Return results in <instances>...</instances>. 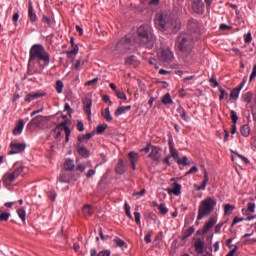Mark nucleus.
<instances>
[{
    "mask_svg": "<svg viewBox=\"0 0 256 256\" xmlns=\"http://www.w3.org/2000/svg\"><path fill=\"white\" fill-rule=\"evenodd\" d=\"M28 63L29 65H31V63H36L39 67V69L34 71L28 70V75H33L34 73L41 75V73H43V69L48 67L49 63H51V55L47 50H45L43 45L34 44L30 48Z\"/></svg>",
    "mask_w": 256,
    "mask_h": 256,
    "instance_id": "obj_1",
    "label": "nucleus"
},
{
    "mask_svg": "<svg viewBox=\"0 0 256 256\" xmlns=\"http://www.w3.org/2000/svg\"><path fill=\"white\" fill-rule=\"evenodd\" d=\"M195 41H197V39L189 33H181L176 38L175 47L180 52V55L186 63L191 61Z\"/></svg>",
    "mask_w": 256,
    "mask_h": 256,
    "instance_id": "obj_2",
    "label": "nucleus"
},
{
    "mask_svg": "<svg viewBox=\"0 0 256 256\" xmlns=\"http://www.w3.org/2000/svg\"><path fill=\"white\" fill-rule=\"evenodd\" d=\"M155 26L159 31L177 33V31L181 30V20L167 13H159L155 17Z\"/></svg>",
    "mask_w": 256,
    "mask_h": 256,
    "instance_id": "obj_3",
    "label": "nucleus"
},
{
    "mask_svg": "<svg viewBox=\"0 0 256 256\" xmlns=\"http://www.w3.org/2000/svg\"><path fill=\"white\" fill-rule=\"evenodd\" d=\"M136 43L146 49H153L155 47L156 37L153 34V28L149 24H143L137 29Z\"/></svg>",
    "mask_w": 256,
    "mask_h": 256,
    "instance_id": "obj_4",
    "label": "nucleus"
},
{
    "mask_svg": "<svg viewBox=\"0 0 256 256\" xmlns=\"http://www.w3.org/2000/svg\"><path fill=\"white\" fill-rule=\"evenodd\" d=\"M216 205H217V199L215 198L208 197L202 200L198 208L197 220L201 221L203 217H207L208 215H211Z\"/></svg>",
    "mask_w": 256,
    "mask_h": 256,
    "instance_id": "obj_5",
    "label": "nucleus"
},
{
    "mask_svg": "<svg viewBox=\"0 0 256 256\" xmlns=\"http://www.w3.org/2000/svg\"><path fill=\"white\" fill-rule=\"evenodd\" d=\"M23 169V166L19 164H14L13 171L7 172L2 178L4 185H6V187H11L13 181H15L19 177V175L23 173Z\"/></svg>",
    "mask_w": 256,
    "mask_h": 256,
    "instance_id": "obj_6",
    "label": "nucleus"
},
{
    "mask_svg": "<svg viewBox=\"0 0 256 256\" xmlns=\"http://www.w3.org/2000/svg\"><path fill=\"white\" fill-rule=\"evenodd\" d=\"M157 58L160 63H173L175 56L169 48H161L157 51Z\"/></svg>",
    "mask_w": 256,
    "mask_h": 256,
    "instance_id": "obj_7",
    "label": "nucleus"
},
{
    "mask_svg": "<svg viewBox=\"0 0 256 256\" xmlns=\"http://www.w3.org/2000/svg\"><path fill=\"white\" fill-rule=\"evenodd\" d=\"M129 49H131V38L126 36L118 41L114 53L118 55H125Z\"/></svg>",
    "mask_w": 256,
    "mask_h": 256,
    "instance_id": "obj_8",
    "label": "nucleus"
},
{
    "mask_svg": "<svg viewBox=\"0 0 256 256\" xmlns=\"http://www.w3.org/2000/svg\"><path fill=\"white\" fill-rule=\"evenodd\" d=\"M187 28L189 31V35H191L194 39H199L200 35V28H199V22L195 19H191L188 21Z\"/></svg>",
    "mask_w": 256,
    "mask_h": 256,
    "instance_id": "obj_9",
    "label": "nucleus"
},
{
    "mask_svg": "<svg viewBox=\"0 0 256 256\" xmlns=\"http://www.w3.org/2000/svg\"><path fill=\"white\" fill-rule=\"evenodd\" d=\"M27 145L25 143L12 142L10 144V152L9 155H17V153H23L25 151Z\"/></svg>",
    "mask_w": 256,
    "mask_h": 256,
    "instance_id": "obj_10",
    "label": "nucleus"
},
{
    "mask_svg": "<svg viewBox=\"0 0 256 256\" xmlns=\"http://www.w3.org/2000/svg\"><path fill=\"white\" fill-rule=\"evenodd\" d=\"M216 223H217V219L215 217H211L203 227V230H202L203 235L209 233V231H211V229L215 227Z\"/></svg>",
    "mask_w": 256,
    "mask_h": 256,
    "instance_id": "obj_11",
    "label": "nucleus"
},
{
    "mask_svg": "<svg viewBox=\"0 0 256 256\" xmlns=\"http://www.w3.org/2000/svg\"><path fill=\"white\" fill-rule=\"evenodd\" d=\"M128 158H129L130 165H131L133 171H135L137 169V166H135V165L139 161V153L133 152V151L129 152Z\"/></svg>",
    "mask_w": 256,
    "mask_h": 256,
    "instance_id": "obj_12",
    "label": "nucleus"
},
{
    "mask_svg": "<svg viewBox=\"0 0 256 256\" xmlns=\"http://www.w3.org/2000/svg\"><path fill=\"white\" fill-rule=\"evenodd\" d=\"M45 95H47L45 92L29 93L26 95L24 101H26V103H31V101H35V99H39L40 97H45Z\"/></svg>",
    "mask_w": 256,
    "mask_h": 256,
    "instance_id": "obj_13",
    "label": "nucleus"
},
{
    "mask_svg": "<svg viewBox=\"0 0 256 256\" xmlns=\"http://www.w3.org/2000/svg\"><path fill=\"white\" fill-rule=\"evenodd\" d=\"M149 157L150 159H153V161H159L161 159V148L152 146Z\"/></svg>",
    "mask_w": 256,
    "mask_h": 256,
    "instance_id": "obj_14",
    "label": "nucleus"
},
{
    "mask_svg": "<svg viewBox=\"0 0 256 256\" xmlns=\"http://www.w3.org/2000/svg\"><path fill=\"white\" fill-rule=\"evenodd\" d=\"M125 171H127V165H125V161H123V159H120L118 161V163L116 164L115 172L118 175H123V173H125Z\"/></svg>",
    "mask_w": 256,
    "mask_h": 256,
    "instance_id": "obj_15",
    "label": "nucleus"
},
{
    "mask_svg": "<svg viewBox=\"0 0 256 256\" xmlns=\"http://www.w3.org/2000/svg\"><path fill=\"white\" fill-rule=\"evenodd\" d=\"M204 5L203 2H201V0H193L192 2V9L195 13H203L204 11Z\"/></svg>",
    "mask_w": 256,
    "mask_h": 256,
    "instance_id": "obj_16",
    "label": "nucleus"
},
{
    "mask_svg": "<svg viewBox=\"0 0 256 256\" xmlns=\"http://www.w3.org/2000/svg\"><path fill=\"white\" fill-rule=\"evenodd\" d=\"M43 121H45L44 116H41V115L36 116L35 118H33V119L28 123L27 128L29 129V128L33 127L34 125H35L36 127H39V125H41V123H43Z\"/></svg>",
    "mask_w": 256,
    "mask_h": 256,
    "instance_id": "obj_17",
    "label": "nucleus"
},
{
    "mask_svg": "<svg viewBox=\"0 0 256 256\" xmlns=\"http://www.w3.org/2000/svg\"><path fill=\"white\" fill-rule=\"evenodd\" d=\"M28 17L31 23L37 22V14L35 13V10L33 9V2H29L28 6Z\"/></svg>",
    "mask_w": 256,
    "mask_h": 256,
    "instance_id": "obj_18",
    "label": "nucleus"
},
{
    "mask_svg": "<svg viewBox=\"0 0 256 256\" xmlns=\"http://www.w3.org/2000/svg\"><path fill=\"white\" fill-rule=\"evenodd\" d=\"M195 251L199 253V255L203 254L205 251V242L203 240L198 239L194 243Z\"/></svg>",
    "mask_w": 256,
    "mask_h": 256,
    "instance_id": "obj_19",
    "label": "nucleus"
},
{
    "mask_svg": "<svg viewBox=\"0 0 256 256\" xmlns=\"http://www.w3.org/2000/svg\"><path fill=\"white\" fill-rule=\"evenodd\" d=\"M76 151L78 154L81 155V157H89V150H87V148L83 145H81V143H77L76 145Z\"/></svg>",
    "mask_w": 256,
    "mask_h": 256,
    "instance_id": "obj_20",
    "label": "nucleus"
},
{
    "mask_svg": "<svg viewBox=\"0 0 256 256\" xmlns=\"http://www.w3.org/2000/svg\"><path fill=\"white\" fill-rule=\"evenodd\" d=\"M177 113H179L181 119H183V121H186L188 123V121H191V117L189 115H187V111H185V108H183L182 106H179L177 108Z\"/></svg>",
    "mask_w": 256,
    "mask_h": 256,
    "instance_id": "obj_21",
    "label": "nucleus"
},
{
    "mask_svg": "<svg viewBox=\"0 0 256 256\" xmlns=\"http://www.w3.org/2000/svg\"><path fill=\"white\" fill-rule=\"evenodd\" d=\"M25 127V122L23 120H19L16 127L13 130L14 135H21L23 133V128Z\"/></svg>",
    "mask_w": 256,
    "mask_h": 256,
    "instance_id": "obj_22",
    "label": "nucleus"
},
{
    "mask_svg": "<svg viewBox=\"0 0 256 256\" xmlns=\"http://www.w3.org/2000/svg\"><path fill=\"white\" fill-rule=\"evenodd\" d=\"M82 213H83V215H85V217H91V215H93V213H95V211L93 210V206L86 204L82 208Z\"/></svg>",
    "mask_w": 256,
    "mask_h": 256,
    "instance_id": "obj_23",
    "label": "nucleus"
},
{
    "mask_svg": "<svg viewBox=\"0 0 256 256\" xmlns=\"http://www.w3.org/2000/svg\"><path fill=\"white\" fill-rule=\"evenodd\" d=\"M240 133L242 137H249V135H251V127H249V124H244L240 128Z\"/></svg>",
    "mask_w": 256,
    "mask_h": 256,
    "instance_id": "obj_24",
    "label": "nucleus"
},
{
    "mask_svg": "<svg viewBox=\"0 0 256 256\" xmlns=\"http://www.w3.org/2000/svg\"><path fill=\"white\" fill-rule=\"evenodd\" d=\"M126 111H131V105L121 106V107L117 108V110L115 111L114 115L116 117H119V115L125 114Z\"/></svg>",
    "mask_w": 256,
    "mask_h": 256,
    "instance_id": "obj_25",
    "label": "nucleus"
},
{
    "mask_svg": "<svg viewBox=\"0 0 256 256\" xmlns=\"http://www.w3.org/2000/svg\"><path fill=\"white\" fill-rule=\"evenodd\" d=\"M168 193L173 195H181V184L174 182V187L168 190Z\"/></svg>",
    "mask_w": 256,
    "mask_h": 256,
    "instance_id": "obj_26",
    "label": "nucleus"
},
{
    "mask_svg": "<svg viewBox=\"0 0 256 256\" xmlns=\"http://www.w3.org/2000/svg\"><path fill=\"white\" fill-rule=\"evenodd\" d=\"M169 150H170V157H173V159H179V151L173 147V143L169 142Z\"/></svg>",
    "mask_w": 256,
    "mask_h": 256,
    "instance_id": "obj_27",
    "label": "nucleus"
},
{
    "mask_svg": "<svg viewBox=\"0 0 256 256\" xmlns=\"http://www.w3.org/2000/svg\"><path fill=\"white\" fill-rule=\"evenodd\" d=\"M59 181H60V183H70L71 182V178L69 177L68 173L63 171V172L60 173Z\"/></svg>",
    "mask_w": 256,
    "mask_h": 256,
    "instance_id": "obj_28",
    "label": "nucleus"
},
{
    "mask_svg": "<svg viewBox=\"0 0 256 256\" xmlns=\"http://www.w3.org/2000/svg\"><path fill=\"white\" fill-rule=\"evenodd\" d=\"M93 135H95V133H87L85 134H80L78 135V143H83V141H89V139H91L93 137Z\"/></svg>",
    "mask_w": 256,
    "mask_h": 256,
    "instance_id": "obj_29",
    "label": "nucleus"
},
{
    "mask_svg": "<svg viewBox=\"0 0 256 256\" xmlns=\"http://www.w3.org/2000/svg\"><path fill=\"white\" fill-rule=\"evenodd\" d=\"M64 167L66 171H73L75 169V162L71 159L65 161Z\"/></svg>",
    "mask_w": 256,
    "mask_h": 256,
    "instance_id": "obj_30",
    "label": "nucleus"
},
{
    "mask_svg": "<svg viewBox=\"0 0 256 256\" xmlns=\"http://www.w3.org/2000/svg\"><path fill=\"white\" fill-rule=\"evenodd\" d=\"M91 105H92L91 99H86L84 101V111L88 116L91 115Z\"/></svg>",
    "mask_w": 256,
    "mask_h": 256,
    "instance_id": "obj_31",
    "label": "nucleus"
},
{
    "mask_svg": "<svg viewBox=\"0 0 256 256\" xmlns=\"http://www.w3.org/2000/svg\"><path fill=\"white\" fill-rule=\"evenodd\" d=\"M102 117H104V119L108 121V123H111V121H113V116H111V111L109 110V108H106L105 111L102 112Z\"/></svg>",
    "mask_w": 256,
    "mask_h": 256,
    "instance_id": "obj_32",
    "label": "nucleus"
},
{
    "mask_svg": "<svg viewBox=\"0 0 256 256\" xmlns=\"http://www.w3.org/2000/svg\"><path fill=\"white\" fill-rule=\"evenodd\" d=\"M233 211H235V205H231V204L224 205V214L225 215H231V213H233Z\"/></svg>",
    "mask_w": 256,
    "mask_h": 256,
    "instance_id": "obj_33",
    "label": "nucleus"
},
{
    "mask_svg": "<svg viewBox=\"0 0 256 256\" xmlns=\"http://www.w3.org/2000/svg\"><path fill=\"white\" fill-rule=\"evenodd\" d=\"M163 105H171L173 103V99H171V94L166 93L162 98Z\"/></svg>",
    "mask_w": 256,
    "mask_h": 256,
    "instance_id": "obj_34",
    "label": "nucleus"
},
{
    "mask_svg": "<svg viewBox=\"0 0 256 256\" xmlns=\"http://www.w3.org/2000/svg\"><path fill=\"white\" fill-rule=\"evenodd\" d=\"M67 129H69V127H67V120H65L64 122L59 123L56 126L55 131L59 130V131H65V133H67Z\"/></svg>",
    "mask_w": 256,
    "mask_h": 256,
    "instance_id": "obj_35",
    "label": "nucleus"
},
{
    "mask_svg": "<svg viewBox=\"0 0 256 256\" xmlns=\"http://www.w3.org/2000/svg\"><path fill=\"white\" fill-rule=\"evenodd\" d=\"M239 93H241V88H234L230 93V99H239Z\"/></svg>",
    "mask_w": 256,
    "mask_h": 256,
    "instance_id": "obj_36",
    "label": "nucleus"
},
{
    "mask_svg": "<svg viewBox=\"0 0 256 256\" xmlns=\"http://www.w3.org/2000/svg\"><path fill=\"white\" fill-rule=\"evenodd\" d=\"M17 214H18L19 218L21 219V221H23V223H25V219L27 217V212L23 208H20L17 210Z\"/></svg>",
    "mask_w": 256,
    "mask_h": 256,
    "instance_id": "obj_37",
    "label": "nucleus"
},
{
    "mask_svg": "<svg viewBox=\"0 0 256 256\" xmlns=\"http://www.w3.org/2000/svg\"><path fill=\"white\" fill-rule=\"evenodd\" d=\"M178 165H191V162L189 161V158H187V156H183L182 158L177 160Z\"/></svg>",
    "mask_w": 256,
    "mask_h": 256,
    "instance_id": "obj_38",
    "label": "nucleus"
},
{
    "mask_svg": "<svg viewBox=\"0 0 256 256\" xmlns=\"http://www.w3.org/2000/svg\"><path fill=\"white\" fill-rule=\"evenodd\" d=\"M193 233H195V228H193V227L188 228L184 232L182 239H188V237H191V235H193Z\"/></svg>",
    "mask_w": 256,
    "mask_h": 256,
    "instance_id": "obj_39",
    "label": "nucleus"
},
{
    "mask_svg": "<svg viewBox=\"0 0 256 256\" xmlns=\"http://www.w3.org/2000/svg\"><path fill=\"white\" fill-rule=\"evenodd\" d=\"M63 87H65V85L63 84V81L57 80V82H56L57 93H63Z\"/></svg>",
    "mask_w": 256,
    "mask_h": 256,
    "instance_id": "obj_40",
    "label": "nucleus"
},
{
    "mask_svg": "<svg viewBox=\"0 0 256 256\" xmlns=\"http://www.w3.org/2000/svg\"><path fill=\"white\" fill-rule=\"evenodd\" d=\"M135 61H137V56L131 55L126 58L125 63H126V65H133V63H135Z\"/></svg>",
    "mask_w": 256,
    "mask_h": 256,
    "instance_id": "obj_41",
    "label": "nucleus"
},
{
    "mask_svg": "<svg viewBox=\"0 0 256 256\" xmlns=\"http://www.w3.org/2000/svg\"><path fill=\"white\" fill-rule=\"evenodd\" d=\"M124 209H125L126 215H127L130 219H133V215H131V206L129 205V203L125 202V204H124Z\"/></svg>",
    "mask_w": 256,
    "mask_h": 256,
    "instance_id": "obj_42",
    "label": "nucleus"
},
{
    "mask_svg": "<svg viewBox=\"0 0 256 256\" xmlns=\"http://www.w3.org/2000/svg\"><path fill=\"white\" fill-rule=\"evenodd\" d=\"M108 125L107 124H102L97 126V133L98 135H101L102 133H105L107 130Z\"/></svg>",
    "mask_w": 256,
    "mask_h": 256,
    "instance_id": "obj_43",
    "label": "nucleus"
},
{
    "mask_svg": "<svg viewBox=\"0 0 256 256\" xmlns=\"http://www.w3.org/2000/svg\"><path fill=\"white\" fill-rule=\"evenodd\" d=\"M243 99L246 103H251L253 101V93L247 92L244 96Z\"/></svg>",
    "mask_w": 256,
    "mask_h": 256,
    "instance_id": "obj_44",
    "label": "nucleus"
},
{
    "mask_svg": "<svg viewBox=\"0 0 256 256\" xmlns=\"http://www.w3.org/2000/svg\"><path fill=\"white\" fill-rule=\"evenodd\" d=\"M158 209H159L161 215H167V213H169V209L167 207H165V204H160L158 206Z\"/></svg>",
    "mask_w": 256,
    "mask_h": 256,
    "instance_id": "obj_45",
    "label": "nucleus"
},
{
    "mask_svg": "<svg viewBox=\"0 0 256 256\" xmlns=\"http://www.w3.org/2000/svg\"><path fill=\"white\" fill-rule=\"evenodd\" d=\"M115 94L118 99H122V101H127V94H125V92L116 91Z\"/></svg>",
    "mask_w": 256,
    "mask_h": 256,
    "instance_id": "obj_46",
    "label": "nucleus"
},
{
    "mask_svg": "<svg viewBox=\"0 0 256 256\" xmlns=\"http://www.w3.org/2000/svg\"><path fill=\"white\" fill-rule=\"evenodd\" d=\"M231 119H232V123L234 125H237V121L239 119V116H237V112H235L234 110H231Z\"/></svg>",
    "mask_w": 256,
    "mask_h": 256,
    "instance_id": "obj_47",
    "label": "nucleus"
},
{
    "mask_svg": "<svg viewBox=\"0 0 256 256\" xmlns=\"http://www.w3.org/2000/svg\"><path fill=\"white\" fill-rule=\"evenodd\" d=\"M9 217H11V214L7 212H2L0 214V221H9Z\"/></svg>",
    "mask_w": 256,
    "mask_h": 256,
    "instance_id": "obj_48",
    "label": "nucleus"
},
{
    "mask_svg": "<svg viewBox=\"0 0 256 256\" xmlns=\"http://www.w3.org/2000/svg\"><path fill=\"white\" fill-rule=\"evenodd\" d=\"M251 41H253V37L251 36V32H248L244 35V43L249 44Z\"/></svg>",
    "mask_w": 256,
    "mask_h": 256,
    "instance_id": "obj_49",
    "label": "nucleus"
},
{
    "mask_svg": "<svg viewBox=\"0 0 256 256\" xmlns=\"http://www.w3.org/2000/svg\"><path fill=\"white\" fill-rule=\"evenodd\" d=\"M219 91H220V96H219V99H220V101H223V99H225V97H227V95H229L226 91H225V89H223V88H219Z\"/></svg>",
    "mask_w": 256,
    "mask_h": 256,
    "instance_id": "obj_50",
    "label": "nucleus"
},
{
    "mask_svg": "<svg viewBox=\"0 0 256 256\" xmlns=\"http://www.w3.org/2000/svg\"><path fill=\"white\" fill-rule=\"evenodd\" d=\"M134 218H135V223H137V225H141V213L134 212Z\"/></svg>",
    "mask_w": 256,
    "mask_h": 256,
    "instance_id": "obj_51",
    "label": "nucleus"
},
{
    "mask_svg": "<svg viewBox=\"0 0 256 256\" xmlns=\"http://www.w3.org/2000/svg\"><path fill=\"white\" fill-rule=\"evenodd\" d=\"M207 180H203L202 184L200 186L197 187V191H205L206 187H207Z\"/></svg>",
    "mask_w": 256,
    "mask_h": 256,
    "instance_id": "obj_52",
    "label": "nucleus"
},
{
    "mask_svg": "<svg viewBox=\"0 0 256 256\" xmlns=\"http://www.w3.org/2000/svg\"><path fill=\"white\" fill-rule=\"evenodd\" d=\"M114 241L118 247H125V241L121 240L120 238H116Z\"/></svg>",
    "mask_w": 256,
    "mask_h": 256,
    "instance_id": "obj_53",
    "label": "nucleus"
},
{
    "mask_svg": "<svg viewBox=\"0 0 256 256\" xmlns=\"http://www.w3.org/2000/svg\"><path fill=\"white\" fill-rule=\"evenodd\" d=\"M237 251H239V246L236 245L226 256H235Z\"/></svg>",
    "mask_w": 256,
    "mask_h": 256,
    "instance_id": "obj_54",
    "label": "nucleus"
},
{
    "mask_svg": "<svg viewBox=\"0 0 256 256\" xmlns=\"http://www.w3.org/2000/svg\"><path fill=\"white\" fill-rule=\"evenodd\" d=\"M97 81H99V78H93L92 80H88L85 85L86 86H91V85H95V83H97Z\"/></svg>",
    "mask_w": 256,
    "mask_h": 256,
    "instance_id": "obj_55",
    "label": "nucleus"
},
{
    "mask_svg": "<svg viewBox=\"0 0 256 256\" xmlns=\"http://www.w3.org/2000/svg\"><path fill=\"white\" fill-rule=\"evenodd\" d=\"M211 87H219V82H217V79L215 77H212L210 79Z\"/></svg>",
    "mask_w": 256,
    "mask_h": 256,
    "instance_id": "obj_56",
    "label": "nucleus"
},
{
    "mask_svg": "<svg viewBox=\"0 0 256 256\" xmlns=\"http://www.w3.org/2000/svg\"><path fill=\"white\" fill-rule=\"evenodd\" d=\"M247 207H248V211H250V213H255V203L249 202Z\"/></svg>",
    "mask_w": 256,
    "mask_h": 256,
    "instance_id": "obj_57",
    "label": "nucleus"
},
{
    "mask_svg": "<svg viewBox=\"0 0 256 256\" xmlns=\"http://www.w3.org/2000/svg\"><path fill=\"white\" fill-rule=\"evenodd\" d=\"M42 23H46V25H48V27H51V19H49V17H47V16L42 17Z\"/></svg>",
    "mask_w": 256,
    "mask_h": 256,
    "instance_id": "obj_58",
    "label": "nucleus"
},
{
    "mask_svg": "<svg viewBox=\"0 0 256 256\" xmlns=\"http://www.w3.org/2000/svg\"><path fill=\"white\" fill-rule=\"evenodd\" d=\"M83 65H84L83 61L77 60L74 67H75L76 71H79V69H81V66H83Z\"/></svg>",
    "mask_w": 256,
    "mask_h": 256,
    "instance_id": "obj_59",
    "label": "nucleus"
},
{
    "mask_svg": "<svg viewBox=\"0 0 256 256\" xmlns=\"http://www.w3.org/2000/svg\"><path fill=\"white\" fill-rule=\"evenodd\" d=\"M197 171H199V168H197V166H193L185 175H191V173H197Z\"/></svg>",
    "mask_w": 256,
    "mask_h": 256,
    "instance_id": "obj_60",
    "label": "nucleus"
},
{
    "mask_svg": "<svg viewBox=\"0 0 256 256\" xmlns=\"http://www.w3.org/2000/svg\"><path fill=\"white\" fill-rule=\"evenodd\" d=\"M77 129H78V131H80V132L85 131V126L83 125V122L78 121V123H77Z\"/></svg>",
    "mask_w": 256,
    "mask_h": 256,
    "instance_id": "obj_61",
    "label": "nucleus"
},
{
    "mask_svg": "<svg viewBox=\"0 0 256 256\" xmlns=\"http://www.w3.org/2000/svg\"><path fill=\"white\" fill-rule=\"evenodd\" d=\"M255 77H256V64L253 66L249 81H253V79H255Z\"/></svg>",
    "mask_w": 256,
    "mask_h": 256,
    "instance_id": "obj_62",
    "label": "nucleus"
},
{
    "mask_svg": "<svg viewBox=\"0 0 256 256\" xmlns=\"http://www.w3.org/2000/svg\"><path fill=\"white\" fill-rule=\"evenodd\" d=\"M223 225H224L223 222L217 224V225L215 226V228H214L215 233H219V232L221 231V228L223 227Z\"/></svg>",
    "mask_w": 256,
    "mask_h": 256,
    "instance_id": "obj_63",
    "label": "nucleus"
},
{
    "mask_svg": "<svg viewBox=\"0 0 256 256\" xmlns=\"http://www.w3.org/2000/svg\"><path fill=\"white\" fill-rule=\"evenodd\" d=\"M97 256H111V252L109 251H101L97 254Z\"/></svg>",
    "mask_w": 256,
    "mask_h": 256,
    "instance_id": "obj_64",
    "label": "nucleus"
}]
</instances>
